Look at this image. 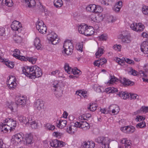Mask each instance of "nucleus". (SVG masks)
Masks as SVG:
<instances>
[{
	"label": "nucleus",
	"mask_w": 148,
	"mask_h": 148,
	"mask_svg": "<svg viewBox=\"0 0 148 148\" xmlns=\"http://www.w3.org/2000/svg\"><path fill=\"white\" fill-rule=\"evenodd\" d=\"M22 71L26 76L31 78L39 77L42 75L41 69L36 65L31 67L25 66Z\"/></svg>",
	"instance_id": "nucleus-1"
},
{
	"label": "nucleus",
	"mask_w": 148,
	"mask_h": 148,
	"mask_svg": "<svg viewBox=\"0 0 148 148\" xmlns=\"http://www.w3.org/2000/svg\"><path fill=\"white\" fill-rule=\"evenodd\" d=\"M14 51V53L13 54V56L16 58L18 59L21 61H28L29 62L32 64H35L37 58L33 57H27L25 58L24 56H21L20 54V51L18 49H15Z\"/></svg>",
	"instance_id": "nucleus-2"
},
{
	"label": "nucleus",
	"mask_w": 148,
	"mask_h": 148,
	"mask_svg": "<svg viewBox=\"0 0 148 148\" xmlns=\"http://www.w3.org/2000/svg\"><path fill=\"white\" fill-rule=\"evenodd\" d=\"M61 84V83L57 81H55L53 84L54 93L57 98L61 97L63 94V90L60 86Z\"/></svg>",
	"instance_id": "nucleus-3"
},
{
	"label": "nucleus",
	"mask_w": 148,
	"mask_h": 148,
	"mask_svg": "<svg viewBox=\"0 0 148 148\" xmlns=\"http://www.w3.org/2000/svg\"><path fill=\"white\" fill-rule=\"evenodd\" d=\"M24 137V135L22 133L16 134L12 136L11 142L14 145H17L21 143V142L23 140Z\"/></svg>",
	"instance_id": "nucleus-4"
},
{
	"label": "nucleus",
	"mask_w": 148,
	"mask_h": 148,
	"mask_svg": "<svg viewBox=\"0 0 148 148\" xmlns=\"http://www.w3.org/2000/svg\"><path fill=\"white\" fill-rule=\"evenodd\" d=\"M95 141L103 146L104 148H109L110 139L108 137H99L96 139Z\"/></svg>",
	"instance_id": "nucleus-5"
},
{
	"label": "nucleus",
	"mask_w": 148,
	"mask_h": 148,
	"mask_svg": "<svg viewBox=\"0 0 148 148\" xmlns=\"http://www.w3.org/2000/svg\"><path fill=\"white\" fill-rule=\"evenodd\" d=\"M57 35L54 32H52L47 35V39L49 41H50L53 45H56L59 42V40L57 37Z\"/></svg>",
	"instance_id": "nucleus-6"
},
{
	"label": "nucleus",
	"mask_w": 148,
	"mask_h": 148,
	"mask_svg": "<svg viewBox=\"0 0 148 148\" xmlns=\"http://www.w3.org/2000/svg\"><path fill=\"white\" fill-rule=\"evenodd\" d=\"M36 28L40 33L45 34L46 33L47 28L42 21H38L36 25Z\"/></svg>",
	"instance_id": "nucleus-7"
},
{
	"label": "nucleus",
	"mask_w": 148,
	"mask_h": 148,
	"mask_svg": "<svg viewBox=\"0 0 148 148\" xmlns=\"http://www.w3.org/2000/svg\"><path fill=\"white\" fill-rule=\"evenodd\" d=\"M76 127L81 128L84 130H87L90 128L89 124L86 121L76 122L75 123L74 126H73V127L76 128Z\"/></svg>",
	"instance_id": "nucleus-8"
},
{
	"label": "nucleus",
	"mask_w": 148,
	"mask_h": 148,
	"mask_svg": "<svg viewBox=\"0 0 148 148\" xmlns=\"http://www.w3.org/2000/svg\"><path fill=\"white\" fill-rule=\"evenodd\" d=\"M64 68L65 71L69 74L72 73L74 75L79 74L81 72L79 70L77 69H72L71 67L69 66V64L67 63L65 64Z\"/></svg>",
	"instance_id": "nucleus-9"
},
{
	"label": "nucleus",
	"mask_w": 148,
	"mask_h": 148,
	"mask_svg": "<svg viewBox=\"0 0 148 148\" xmlns=\"http://www.w3.org/2000/svg\"><path fill=\"white\" fill-rule=\"evenodd\" d=\"M11 27L12 30L17 31L18 32H20L22 29L21 23L19 22L16 21L12 22Z\"/></svg>",
	"instance_id": "nucleus-10"
},
{
	"label": "nucleus",
	"mask_w": 148,
	"mask_h": 148,
	"mask_svg": "<svg viewBox=\"0 0 148 148\" xmlns=\"http://www.w3.org/2000/svg\"><path fill=\"white\" fill-rule=\"evenodd\" d=\"M8 79V86L10 89L13 90L16 85V79L15 77L13 76H12L11 77L9 76Z\"/></svg>",
	"instance_id": "nucleus-11"
},
{
	"label": "nucleus",
	"mask_w": 148,
	"mask_h": 148,
	"mask_svg": "<svg viewBox=\"0 0 148 148\" xmlns=\"http://www.w3.org/2000/svg\"><path fill=\"white\" fill-rule=\"evenodd\" d=\"M5 123L10 127L12 130L14 129L15 127L16 126V121L11 119H6L4 120Z\"/></svg>",
	"instance_id": "nucleus-12"
},
{
	"label": "nucleus",
	"mask_w": 148,
	"mask_h": 148,
	"mask_svg": "<svg viewBox=\"0 0 148 148\" xmlns=\"http://www.w3.org/2000/svg\"><path fill=\"white\" fill-rule=\"evenodd\" d=\"M121 130L125 133L131 134L133 133L135 131V128L132 126H128L121 127Z\"/></svg>",
	"instance_id": "nucleus-13"
},
{
	"label": "nucleus",
	"mask_w": 148,
	"mask_h": 148,
	"mask_svg": "<svg viewBox=\"0 0 148 148\" xmlns=\"http://www.w3.org/2000/svg\"><path fill=\"white\" fill-rule=\"evenodd\" d=\"M25 144L27 145H32L34 142L33 136L31 134H27L26 135Z\"/></svg>",
	"instance_id": "nucleus-14"
},
{
	"label": "nucleus",
	"mask_w": 148,
	"mask_h": 148,
	"mask_svg": "<svg viewBox=\"0 0 148 148\" xmlns=\"http://www.w3.org/2000/svg\"><path fill=\"white\" fill-rule=\"evenodd\" d=\"M16 103L19 106L24 107L26 103V99L23 97H18L16 99Z\"/></svg>",
	"instance_id": "nucleus-15"
},
{
	"label": "nucleus",
	"mask_w": 148,
	"mask_h": 148,
	"mask_svg": "<svg viewBox=\"0 0 148 148\" xmlns=\"http://www.w3.org/2000/svg\"><path fill=\"white\" fill-rule=\"evenodd\" d=\"M82 148H94L95 144L92 141H84L81 145Z\"/></svg>",
	"instance_id": "nucleus-16"
},
{
	"label": "nucleus",
	"mask_w": 148,
	"mask_h": 148,
	"mask_svg": "<svg viewBox=\"0 0 148 148\" xmlns=\"http://www.w3.org/2000/svg\"><path fill=\"white\" fill-rule=\"evenodd\" d=\"M120 37L122 41L126 43H129L131 42V36L129 34L126 35L121 34L120 35Z\"/></svg>",
	"instance_id": "nucleus-17"
},
{
	"label": "nucleus",
	"mask_w": 148,
	"mask_h": 148,
	"mask_svg": "<svg viewBox=\"0 0 148 148\" xmlns=\"http://www.w3.org/2000/svg\"><path fill=\"white\" fill-rule=\"evenodd\" d=\"M44 106L43 101L40 99L36 100L34 104V106L35 109L39 111H40L43 108Z\"/></svg>",
	"instance_id": "nucleus-18"
},
{
	"label": "nucleus",
	"mask_w": 148,
	"mask_h": 148,
	"mask_svg": "<svg viewBox=\"0 0 148 148\" xmlns=\"http://www.w3.org/2000/svg\"><path fill=\"white\" fill-rule=\"evenodd\" d=\"M108 109H109L108 111L111 112L112 110V113L115 114L118 113L119 111V107L116 105H110Z\"/></svg>",
	"instance_id": "nucleus-19"
},
{
	"label": "nucleus",
	"mask_w": 148,
	"mask_h": 148,
	"mask_svg": "<svg viewBox=\"0 0 148 148\" xmlns=\"http://www.w3.org/2000/svg\"><path fill=\"white\" fill-rule=\"evenodd\" d=\"M140 48L142 51L145 53H148V42H143L140 45Z\"/></svg>",
	"instance_id": "nucleus-20"
},
{
	"label": "nucleus",
	"mask_w": 148,
	"mask_h": 148,
	"mask_svg": "<svg viewBox=\"0 0 148 148\" xmlns=\"http://www.w3.org/2000/svg\"><path fill=\"white\" fill-rule=\"evenodd\" d=\"M120 81L125 86H131L134 84V82L130 81L128 79H127L125 78L121 79Z\"/></svg>",
	"instance_id": "nucleus-21"
},
{
	"label": "nucleus",
	"mask_w": 148,
	"mask_h": 148,
	"mask_svg": "<svg viewBox=\"0 0 148 148\" xmlns=\"http://www.w3.org/2000/svg\"><path fill=\"white\" fill-rule=\"evenodd\" d=\"M0 129H1V131L4 132H8V130H9L10 131H11L12 130L10 128V127L6 125V123H3L0 125Z\"/></svg>",
	"instance_id": "nucleus-22"
},
{
	"label": "nucleus",
	"mask_w": 148,
	"mask_h": 148,
	"mask_svg": "<svg viewBox=\"0 0 148 148\" xmlns=\"http://www.w3.org/2000/svg\"><path fill=\"white\" fill-rule=\"evenodd\" d=\"M73 47V45L71 41L69 40H65L64 43L63 48L64 49L66 50L70 48Z\"/></svg>",
	"instance_id": "nucleus-23"
},
{
	"label": "nucleus",
	"mask_w": 148,
	"mask_h": 148,
	"mask_svg": "<svg viewBox=\"0 0 148 148\" xmlns=\"http://www.w3.org/2000/svg\"><path fill=\"white\" fill-rule=\"evenodd\" d=\"M93 29L92 27L89 26V27H88L87 26L84 34L87 36H90L94 33V31L93 30Z\"/></svg>",
	"instance_id": "nucleus-24"
},
{
	"label": "nucleus",
	"mask_w": 148,
	"mask_h": 148,
	"mask_svg": "<svg viewBox=\"0 0 148 148\" xmlns=\"http://www.w3.org/2000/svg\"><path fill=\"white\" fill-rule=\"evenodd\" d=\"M34 45L36 48L38 50L42 49V45L40 43V39L38 38H36L34 40Z\"/></svg>",
	"instance_id": "nucleus-25"
},
{
	"label": "nucleus",
	"mask_w": 148,
	"mask_h": 148,
	"mask_svg": "<svg viewBox=\"0 0 148 148\" xmlns=\"http://www.w3.org/2000/svg\"><path fill=\"white\" fill-rule=\"evenodd\" d=\"M117 94L123 99H126L129 97V94L125 92H119L117 93Z\"/></svg>",
	"instance_id": "nucleus-26"
},
{
	"label": "nucleus",
	"mask_w": 148,
	"mask_h": 148,
	"mask_svg": "<svg viewBox=\"0 0 148 148\" xmlns=\"http://www.w3.org/2000/svg\"><path fill=\"white\" fill-rule=\"evenodd\" d=\"M121 141L122 144H124L125 148H131V143L130 140L124 138Z\"/></svg>",
	"instance_id": "nucleus-27"
},
{
	"label": "nucleus",
	"mask_w": 148,
	"mask_h": 148,
	"mask_svg": "<svg viewBox=\"0 0 148 148\" xmlns=\"http://www.w3.org/2000/svg\"><path fill=\"white\" fill-rule=\"evenodd\" d=\"M18 119L20 122H23L25 124L28 123L29 120H30V118H29V119L28 118L23 116L22 115L19 116Z\"/></svg>",
	"instance_id": "nucleus-28"
},
{
	"label": "nucleus",
	"mask_w": 148,
	"mask_h": 148,
	"mask_svg": "<svg viewBox=\"0 0 148 148\" xmlns=\"http://www.w3.org/2000/svg\"><path fill=\"white\" fill-rule=\"evenodd\" d=\"M27 5L29 8L35 6L36 3L35 0H24Z\"/></svg>",
	"instance_id": "nucleus-29"
},
{
	"label": "nucleus",
	"mask_w": 148,
	"mask_h": 148,
	"mask_svg": "<svg viewBox=\"0 0 148 148\" xmlns=\"http://www.w3.org/2000/svg\"><path fill=\"white\" fill-rule=\"evenodd\" d=\"M87 27V26L86 25H79L78 27V32L80 33L84 34Z\"/></svg>",
	"instance_id": "nucleus-30"
},
{
	"label": "nucleus",
	"mask_w": 148,
	"mask_h": 148,
	"mask_svg": "<svg viewBox=\"0 0 148 148\" xmlns=\"http://www.w3.org/2000/svg\"><path fill=\"white\" fill-rule=\"evenodd\" d=\"M2 5H5L9 7L12 6L13 4L12 0H2L1 1Z\"/></svg>",
	"instance_id": "nucleus-31"
},
{
	"label": "nucleus",
	"mask_w": 148,
	"mask_h": 148,
	"mask_svg": "<svg viewBox=\"0 0 148 148\" xmlns=\"http://www.w3.org/2000/svg\"><path fill=\"white\" fill-rule=\"evenodd\" d=\"M67 124V121L66 120H62L60 119L58 121V127L61 129L65 127Z\"/></svg>",
	"instance_id": "nucleus-32"
},
{
	"label": "nucleus",
	"mask_w": 148,
	"mask_h": 148,
	"mask_svg": "<svg viewBox=\"0 0 148 148\" xmlns=\"http://www.w3.org/2000/svg\"><path fill=\"white\" fill-rule=\"evenodd\" d=\"M96 5L94 4H90L88 5L86 7V10L88 11L94 12L96 8Z\"/></svg>",
	"instance_id": "nucleus-33"
},
{
	"label": "nucleus",
	"mask_w": 148,
	"mask_h": 148,
	"mask_svg": "<svg viewBox=\"0 0 148 148\" xmlns=\"http://www.w3.org/2000/svg\"><path fill=\"white\" fill-rule=\"evenodd\" d=\"M73 49V47L71 48H69L68 49H66V50L64 49L63 51H62V52L63 54H64V56H65V55H70L72 54Z\"/></svg>",
	"instance_id": "nucleus-34"
},
{
	"label": "nucleus",
	"mask_w": 148,
	"mask_h": 148,
	"mask_svg": "<svg viewBox=\"0 0 148 148\" xmlns=\"http://www.w3.org/2000/svg\"><path fill=\"white\" fill-rule=\"evenodd\" d=\"M28 125L31 126L32 128L33 129H36L37 127V124L36 121H33L32 119L29 120Z\"/></svg>",
	"instance_id": "nucleus-35"
},
{
	"label": "nucleus",
	"mask_w": 148,
	"mask_h": 148,
	"mask_svg": "<svg viewBox=\"0 0 148 148\" xmlns=\"http://www.w3.org/2000/svg\"><path fill=\"white\" fill-rule=\"evenodd\" d=\"M54 5L56 8L61 7L63 5V2L62 0H54Z\"/></svg>",
	"instance_id": "nucleus-36"
},
{
	"label": "nucleus",
	"mask_w": 148,
	"mask_h": 148,
	"mask_svg": "<svg viewBox=\"0 0 148 148\" xmlns=\"http://www.w3.org/2000/svg\"><path fill=\"white\" fill-rule=\"evenodd\" d=\"M148 112V107L143 106L140 109L138 110L137 113L139 114L140 113H146Z\"/></svg>",
	"instance_id": "nucleus-37"
},
{
	"label": "nucleus",
	"mask_w": 148,
	"mask_h": 148,
	"mask_svg": "<svg viewBox=\"0 0 148 148\" xmlns=\"http://www.w3.org/2000/svg\"><path fill=\"white\" fill-rule=\"evenodd\" d=\"M103 49L101 47L98 48L97 51L96 52L95 55L97 58L101 56L103 53Z\"/></svg>",
	"instance_id": "nucleus-38"
},
{
	"label": "nucleus",
	"mask_w": 148,
	"mask_h": 148,
	"mask_svg": "<svg viewBox=\"0 0 148 148\" xmlns=\"http://www.w3.org/2000/svg\"><path fill=\"white\" fill-rule=\"evenodd\" d=\"M87 108L88 110L90 111L93 112L97 109V106L95 104L91 103L90 104L89 106Z\"/></svg>",
	"instance_id": "nucleus-39"
},
{
	"label": "nucleus",
	"mask_w": 148,
	"mask_h": 148,
	"mask_svg": "<svg viewBox=\"0 0 148 148\" xmlns=\"http://www.w3.org/2000/svg\"><path fill=\"white\" fill-rule=\"evenodd\" d=\"M106 91L107 92H108L109 93H114L118 92V89L115 88L110 87L106 89Z\"/></svg>",
	"instance_id": "nucleus-40"
},
{
	"label": "nucleus",
	"mask_w": 148,
	"mask_h": 148,
	"mask_svg": "<svg viewBox=\"0 0 148 148\" xmlns=\"http://www.w3.org/2000/svg\"><path fill=\"white\" fill-rule=\"evenodd\" d=\"M58 141L57 139H54L50 142L51 146L55 147H58Z\"/></svg>",
	"instance_id": "nucleus-41"
},
{
	"label": "nucleus",
	"mask_w": 148,
	"mask_h": 148,
	"mask_svg": "<svg viewBox=\"0 0 148 148\" xmlns=\"http://www.w3.org/2000/svg\"><path fill=\"white\" fill-rule=\"evenodd\" d=\"M45 128L47 130L52 131L55 129V127L51 123H47L46 125Z\"/></svg>",
	"instance_id": "nucleus-42"
},
{
	"label": "nucleus",
	"mask_w": 148,
	"mask_h": 148,
	"mask_svg": "<svg viewBox=\"0 0 148 148\" xmlns=\"http://www.w3.org/2000/svg\"><path fill=\"white\" fill-rule=\"evenodd\" d=\"M18 106L16 104V101L15 103H13L11 106H10L9 107V108L12 111H16L17 110Z\"/></svg>",
	"instance_id": "nucleus-43"
},
{
	"label": "nucleus",
	"mask_w": 148,
	"mask_h": 148,
	"mask_svg": "<svg viewBox=\"0 0 148 148\" xmlns=\"http://www.w3.org/2000/svg\"><path fill=\"white\" fill-rule=\"evenodd\" d=\"M106 21L109 23L113 22L114 21L113 17L111 15H107L106 16Z\"/></svg>",
	"instance_id": "nucleus-44"
},
{
	"label": "nucleus",
	"mask_w": 148,
	"mask_h": 148,
	"mask_svg": "<svg viewBox=\"0 0 148 148\" xmlns=\"http://www.w3.org/2000/svg\"><path fill=\"white\" fill-rule=\"evenodd\" d=\"M146 125L145 122L142 121L138 123L136 125V127L138 128H143L145 127Z\"/></svg>",
	"instance_id": "nucleus-45"
},
{
	"label": "nucleus",
	"mask_w": 148,
	"mask_h": 148,
	"mask_svg": "<svg viewBox=\"0 0 148 148\" xmlns=\"http://www.w3.org/2000/svg\"><path fill=\"white\" fill-rule=\"evenodd\" d=\"M14 39L16 42L17 43H20L22 40V38L18 36H16L14 37Z\"/></svg>",
	"instance_id": "nucleus-46"
},
{
	"label": "nucleus",
	"mask_w": 148,
	"mask_h": 148,
	"mask_svg": "<svg viewBox=\"0 0 148 148\" xmlns=\"http://www.w3.org/2000/svg\"><path fill=\"white\" fill-rule=\"evenodd\" d=\"M5 64L8 66L9 67L12 68L14 66V62H8V61H5Z\"/></svg>",
	"instance_id": "nucleus-47"
},
{
	"label": "nucleus",
	"mask_w": 148,
	"mask_h": 148,
	"mask_svg": "<svg viewBox=\"0 0 148 148\" xmlns=\"http://www.w3.org/2000/svg\"><path fill=\"white\" fill-rule=\"evenodd\" d=\"M75 130H74L73 128H72L71 126H69L67 128L66 131L69 134H73L75 132Z\"/></svg>",
	"instance_id": "nucleus-48"
},
{
	"label": "nucleus",
	"mask_w": 148,
	"mask_h": 148,
	"mask_svg": "<svg viewBox=\"0 0 148 148\" xmlns=\"http://www.w3.org/2000/svg\"><path fill=\"white\" fill-rule=\"evenodd\" d=\"M99 60V64H100V65H102L103 64H105L107 62V60L105 58H101L98 59Z\"/></svg>",
	"instance_id": "nucleus-49"
},
{
	"label": "nucleus",
	"mask_w": 148,
	"mask_h": 148,
	"mask_svg": "<svg viewBox=\"0 0 148 148\" xmlns=\"http://www.w3.org/2000/svg\"><path fill=\"white\" fill-rule=\"evenodd\" d=\"M113 0H103L101 1L102 4L104 5H108L112 2Z\"/></svg>",
	"instance_id": "nucleus-50"
},
{
	"label": "nucleus",
	"mask_w": 148,
	"mask_h": 148,
	"mask_svg": "<svg viewBox=\"0 0 148 148\" xmlns=\"http://www.w3.org/2000/svg\"><path fill=\"white\" fill-rule=\"evenodd\" d=\"M138 28L137 31L138 32H140L142 31L144 29L145 26L143 25L142 24L138 23Z\"/></svg>",
	"instance_id": "nucleus-51"
},
{
	"label": "nucleus",
	"mask_w": 148,
	"mask_h": 148,
	"mask_svg": "<svg viewBox=\"0 0 148 148\" xmlns=\"http://www.w3.org/2000/svg\"><path fill=\"white\" fill-rule=\"evenodd\" d=\"M138 26V24L135 23H133L130 25V28L133 30L136 31L137 27Z\"/></svg>",
	"instance_id": "nucleus-52"
},
{
	"label": "nucleus",
	"mask_w": 148,
	"mask_h": 148,
	"mask_svg": "<svg viewBox=\"0 0 148 148\" xmlns=\"http://www.w3.org/2000/svg\"><path fill=\"white\" fill-rule=\"evenodd\" d=\"M96 8L95 9V13H100L103 10V8L100 6L96 5Z\"/></svg>",
	"instance_id": "nucleus-53"
},
{
	"label": "nucleus",
	"mask_w": 148,
	"mask_h": 148,
	"mask_svg": "<svg viewBox=\"0 0 148 148\" xmlns=\"http://www.w3.org/2000/svg\"><path fill=\"white\" fill-rule=\"evenodd\" d=\"M143 13L145 15H148V7L146 6H143L142 8Z\"/></svg>",
	"instance_id": "nucleus-54"
},
{
	"label": "nucleus",
	"mask_w": 148,
	"mask_h": 148,
	"mask_svg": "<svg viewBox=\"0 0 148 148\" xmlns=\"http://www.w3.org/2000/svg\"><path fill=\"white\" fill-rule=\"evenodd\" d=\"M104 19V17L102 14L98 15L97 18V22L99 23L102 21Z\"/></svg>",
	"instance_id": "nucleus-55"
},
{
	"label": "nucleus",
	"mask_w": 148,
	"mask_h": 148,
	"mask_svg": "<svg viewBox=\"0 0 148 148\" xmlns=\"http://www.w3.org/2000/svg\"><path fill=\"white\" fill-rule=\"evenodd\" d=\"M121 46L120 45H115L113 46V47L114 49L117 51H120L121 48Z\"/></svg>",
	"instance_id": "nucleus-56"
},
{
	"label": "nucleus",
	"mask_w": 148,
	"mask_h": 148,
	"mask_svg": "<svg viewBox=\"0 0 148 148\" xmlns=\"http://www.w3.org/2000/svg\"><path fill=\"white\" fill-rule=\"evenodd\" d=\"M5 28L2 27H0V35L4 36L5 34Z\"/></svg>",
	"instance_id": "nucleus-57"
},
{
	"label": "nucleus",
	"mask_w": 148,
	"mask_h": 148,
	"mask_svg": "<svg viewBox=\"0 0 148 148\" xmlns=\"http://www.w3.org/2000/svg\"><path fill=\"white\" fill-rule=\"evenodd\" d=\"M100 40H106L107 38V35L106 34H102L99 37Z\"/></svg>",
	"instance_id": "nucleus-58"
},
{
	"label": "nucleus",
	"mask_w": 148,
	"mask_h": 148,
	"mask_svg": "<svg viewBox=\"0 0 148 148\" xmlns=\"http://www.w3.org/2000/svg\"><path fill=\"white\" fill-rule=\"evenodd\" d=\"M116 80V78L114 76H111L110 77V79L109 80L110 82H108V83H109L110 84H112Z\"/></svg>",
	"instance_id": "nucleus-59"
},
{
	"label": "nucleus",
	"mask_w": 148,
	"mask_h": 148,
	"mask_svg": "<svg viewBox=\"0 0 148 148\" xmlns=\"http://www.w3.org/2000/svg\"><path fill=\"white\" fill-rule=\"evenodd\" d=\"M130 96L132 99H139V96L136 94H130Z\"/></svg>",
	"instance_id": "nucleus-60"
},
{
	"label": "nucleus",
	"mask_w": 148,
	"mask_h": 148,
	"mask_svg": "<svg viewBox=\"0 0 148 148\" xmlns=\"http://www.w3.org/2000/svg\"><path fill=\"white\" fill-rule=\"evenodd\" d=\"M53 135L54 136H56L58 138H60L62 136V134L58 132H55L53 133Z\"/></svg>",
	"instance_id": "nucleus-61"
},
{
	"label": "nucleus",
	"mask_w": 148,
	"mask_h": 148,
	"mask_svg": "<svg viewBox=\"0 0 148 148\" xmlns=\"http://www.w3.org/2000/svg\"><path fill=\"white\" fill-rule=\"evenodd\" d=\"M97 17H96V15L95 14H92L90 16V18L91 21L94 22H97Z\"/></svg>",
	"instance_id": "nucleus-62"
},
{
	"label": "nucleus",
	"mask_w": 148,
	"mask_h": 148,
	"mask_svg": "<svg viewBox=\"0 0 148 148\" xmlns=\"http://www.w3.org/2000/svg\"><path fill=\"white\" fill-rule=\"evenodd\" d=\"M121 8L119 7L118 6H117L115 5L114 7L113 8V10L116 12H119L120 11Z\"/></svg>",
	"instance_id": "nucleus-63"
},
{
	"label": "nucleus",
	"mask_w": 148,
	"mask_h": 148,
	"mask_svg": "<svg viewBox=\"0 0 148 148\" xmlns=\"http://www.w3.org/2000/svg\"><path fill=\"white\" fill-rule=\"evenodd\" d=\"M138 73L141 76L145 77H147V75L145 73V72L142 71H139Z\"/></svg>",
	"instance_id": "nucleus-64"
}]
</instances>
